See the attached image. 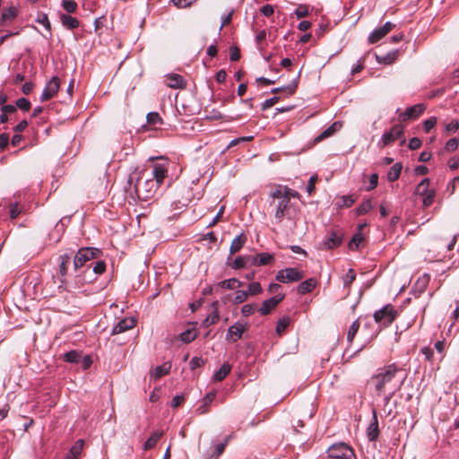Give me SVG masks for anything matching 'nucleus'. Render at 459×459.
<instances>
[{
	"label": "nucleus",
	"mask_w": 459,
	"mask_h": 459,
	"mask_svg": "<svg viewBox=\"0 0 459 459\" xmlns=\"http://www.w3.org/2000/svg\"><path fill=\"white\" fill-rule=\"evenodd\" d=\"M398 373L399 369L394 364L388 365L379 369V371L371 377L369 384L374 386L379 395L384 393L386 388L392 390L393 385H397V383L394 382V378Z\"/></svg>",
	"instance_id": "nucleus-1"
},
{
	"label": "nucleus",
	"mask_w": 459,
	"mask_h": 459,
	"mask_svg": "<svg viewBox=\"0 0 459 459\" xmlns=\"http://www.w3.org/2000/svg\"><path fill=\"white\" fill-rule=\"evenodd\" d=\"M127 184L129 188H133L135 191L139 198L144 200L152 197L159 186L153 178H145L143 180V176L140 177L136 172L129 175Z\"/></svg>",
	"instance_id": "nucleus-2"
},
{
	"label": "nucleus",
	"mask_w": 459,
	"mask_h": 459,
	"mask_svg": "<svg viewBox=\"0 0 459 459\" xmlns=\"http://www.w3.org/2000/svg\"><path fill=\"white\" fill-rule=\"evenodd\" d=\"M101 254V251L99 248L95 247H82L74 257V271L77 273L81 268H82L87 262L98 258Z\"/></svg>",
	"instance_id": "nucleus-3"
},
{
	"label": "nucleus",
	"mask_w": 459,
	"mask_h": 459,
	"mask_svg": "<svg viewBox=\"0 0 459 459\" xmlns=\"http://www.w3.org/2000/svg\"><path fill=\"white\" fill-rule=\"evenodd\" d=\"M328 456L334 459H354L353 449L345 443H336L331 446L328 450Z\"/></svg>",
	"instance_id": "nucleus-4"
},
{
	"label": "nucleus",
	"mask_w": 459,
	"mask_h": 459,
	"mask_svg": "<svg viewBox=\"0 0 459 459\" xmlns=\"http://www.w3.org/2000/svg\"><path fill=\"white\" fill-rule=\"evenodd\" d=\"M397 312L391 305H385L374 313V319L377 323L387 326L396 318Z\"/></svg>",
	"instance_id": "nucleus-5"
},
{
	"label": "nucleus",
	"mask_w": 459,
	"mask_h": 459,
	"mask_svg": "<svg viewBox=\"0 0 459 459\" xmlns=\"http://www.w3.org/2000/svg\"><path fill=\"white\" fill-rule=\"evenodd\" d=\"M304 274L299 269L291 267L281 270L276 274V280L282 283L299 281L303 279Z\"/></svg>",
	"instance_id": "nucleus-6"
},
{
	"label": "nucleus",
	"mask_w": 459,
	"mask_h": 459,
	"mask_svg": "<svg viewBox=\"0 0 459 459\" xmlns=\"http://www.w3.org/2000/svg\"><path fill=\"white\" fill-rule=\"evenodd\" d=\"M59 87V78L56 76L52 77V79L45 86L40 95V100L43 102L52 99L57 93Z\"/></svg>",
	"instance_id": "nucleus-7"
},
{
	"label": "nucleus",
	"mask_w": 459,
	"mask_h": 459,
	"mask_svg": "<svg viewBox=\"0 0 459 459\" xmlns=\"http://www.w3.org/2000/svg\"><path fill=\"white\" fill-rule=\"evenodd\" d=\"M403 134V127L400 125H394L389 131L385 132L382 135L381 142L383 146H386L394 143Z\"/></svg>",
	"instance_id": "nucleus-8"
},
{
	"label": "nucleus",
	"mask_w": 459,
	"mask_h": 459,
	"mask_svg": "<svg viewBox=\"0 0 459 459\" xmlns=\"http://www.w3.org/2000/svg\"><path fill=\"white\" fill-rule=\"evenodd\" d=\"M425 108V105L421 103L409 107L404 112L399 115V120L404 122L409 119H415L423 113Z\"/></svg>",
	"instance_id": "nucleus-9"
},
{
	"label": "nucleus",
	"mask_w": 459,
	"mask_h": 459,
	"mask_svg": "<svg viewBox=\"0 0 459 459\" xmlns=\"http://www.w3.org/2000/svg\"><path fill=\"white\" fill-rule=\"evenodd\" d=\"M285 295L282 293L277 294L266 300H264L262 306L258 308V312L261 315H268L273 309L283 300Z\"/></svg>",
	"instance_id": "nucleus-10"
},
{
	"label": "nucleus",
	"mask_w": 459,
	"mask_h": 459,
	"mask_svg": "<svg viewBox=\"0 0 459 459\" xmlns=\"http://www.w3.org/2000/svg\"><path fill=\"white\" fill-rule=\"evenodd\" d=\"M246 330V324L241 322H236L233 325H231L227 332L226 339L230 342H236L241 337L243 333Z\"/></svg>",
	"instance_id": "nucleus-11"
},
{
	"label": "nucleus",
	"mask_w": 459,
	"mask_h": 459,
	"mask_svg": "<svg viewBox=\"0 0 459 459\" xmlns=\"http://www.w3.org/2000/svg\"><path fill=\"white\" fill-rule=\"evenodd\" d=\"M394 24L391 22H386L382 27L375 29L368 37V41L371 44L377 43L384 38L388 32L392 30Z\"/></svg>",
	"instance_id": "nucleus-12"
},
{
	"label": "nucleus",
	"mask_w": 459,
	"mask_h": 459,
	"mask_svg": "<svg viewBox=\"0 0 459 459\" xmlns=\"http://www.w3.org/2000/svg\"><path fill=\"white\" fill-rule=\"evenodd\" d=\"M73 253H64L58 257V273L61 276V282H65V277L68 275V267L71 263Z\"/></svg>",
	"instance_id": "nucleus-13"
},
{
	"label": "nucleus",
	"mask_w": 459,
	"mask_h": 459,
	"mask_svg": "<svg viewBox=\"0 0 459 459\" xmlns=\"http://www.w3.org/2000/svg\"><path fill=\"white\" fill-rule=\"evenodd\" d=\"M231 436H227L223 442L214 445L213 448H210L211 451H207L204 455V459H219L225 450L228 442L230 440Z\"/></svg>",
	"instance_id": "nucleus-14"
},
{
	"label": "nucleus",
	"mask_w": 459,
	"mask_h": 459,
	"mask_svg": "<svg viewBox=\"0 0 459 459\" xmlns=\"http://www.w3.org/2000/svg\"><path fill=\"white\" fill-rule=\"evenodd\" d=\"M167 168L164 164L155 163L152 167V178L158 186H160L167 177Z\"/></svg>",
	"instance_id": "nucleus-15"
},
{
	"label": "nucleus",
	"mask_w": 459,
	"mask_h": 459,
	"mask_svg": "<svg viewBox=\"0 0 459 459\" xmlns=\"http://www.w3.org/2000/svg\"><path fill=\"white\" fill-rule=\"evenodd\" d=\"M135 320L133 317L124 318L117 322L112 329V334H118L124 333L129 329H132L135 325Z\"/></svg>",
	"instance_id": "nucleus-16"
},
{
	"label": "nucleus",
	"mask_w": 459,
	"mask_h": 459,
	"mask_svg": "<svg viewBox=\"0 0 459 459\" xmlns=\"http://www.w3.org/2000/svg\"><path fill=\"white\" fill-rule=\"evenodd\" d=\"M165 84L173 89H182L186 86V81L183 76L177 74H170L165 78Z\"/></svg>",
	"instance_id": "nucleus-17"
},
{
	"label": "nucleus",
	"mask_w": 459,
	"mask_h": 459,
	"mask_svg": "<svg viewBox=\"0 0 459 459\" xmlns=\"http://www.w3.org/2000/svg\"><path fill=\"white\" fill-rule=\"evenodd\" d=\"M274 198L279 200V202L277 204L274 217L279 221H281V220L283 219V217L286 214L287 210L290 207V202L289 201V198H287V197H274Z\"/></svg>",
	"instance_id": "nucleus-18"
},
{
	"label": "nucleus",
	"mask_w": 459,
	"mask_h": 459,
	"mask_svg": "<svg viewBox=\"0 0 459 459\" xmlns=\"http://www.w3.org/2000/svg\"><path fill=\"white\" fill-rule=\"evenodd\" d=\"M252 264L255 266H262L271 264L274 261V255L269 253H259L252 255Z\"/></svg>",
	"instance_id": "nucleus-19"
},
{
	"label": "nucleus",
	"mask_w": 459,
	"mask_h": 459,
	"mask_svg": "<svg viewBox=\"0 0 459 459\" xmlns=\"http://www.w3.org/2000/svg\"><path fill=\"white\" fill-rule=\"evenodd\" d=\"M379 436L378 420L376 411H373V420L367 429V437L369 441H376Z\"/></svg>",
	"instance_id": "nucleus-20"
},
{
	"label": "nucleus",
	"mask_w": 459,
	"mask_h": 459,
	"mask_svg": "<svg viewBox=\"0 0 459 459\" xmlns=\"http://www.w3.org/2000/svg\"><path fill=\"white\" fill-rule=\"evenodd\" d=\"M273 197H287L290 202V198H299V194L287 186H279L274 192L272 193Z\"/></svg>",
	"instance_id": "nucleus-21"
},
{
	"label": "nucleus",
	"mask_w": 459,
	"mask_h": 459,
	"mask_svg": "<svg viewBox=\"0 0 459 459\" xmlns=\"http://www.w3.org/2000/svg\"><path fill=\"white\" fill-rule=\"evenodd\" d=\"M215 392H209L202 400L201 404L195 409V413L198 415L205 414L208 411L209 405L215 399Z\"/></svg>",
	"instance_id": "nucleus-22"
},
{
	"label": "nucleus",
	"mask_w": 459,
	"mask_h": 459,
	"mask_svg": "<svg viewBox=\"0 0 459 459\" xmlns=\"http://www.w3.org/2000/svg\"><path fill=\"white\" fill-rule=\"evenodd\" d=\"M342 238L336 231H332L329 237L324 241V246L326 249H333L342 244Z\"/></svg>",
	"instance_id": "nucleus-23"
},
{
	"label": "nucleus",
	"mask_w": 459,
	"mask_h": 459,
	"mask_svg": "<svg viewBox=\"0 0 459 459\" xmlns=\"http://www.w3.org/2000/svg\"><path fill=\"white\" fill-rule=\"evenodd\" d=\"M59 18L62 25L68 30L76 29L80 25L79 21L76 18L71 16L70 14L60 13Z\"/></svg>",
	"instance_id": "nucleus-24"
},
{
	"label": "nucleus",
	"mask_w": 459,
	"mask_h": 459,
	"mask_svg": "<svg viewBox=\"0 0 459 459\" xmlns=\"http://www.w3.org/2000/svg\"><path fill=\"white\" fill-rule=\"evenodd\" d=\"M316 286V280L309 278L298 286V292L299 294H306L311 292Z\"/></svg>",
	"instance_id": "nucleus-25"
},
{
	"label": "nucleus",
	"mask_w": 459,
	"mask_h": 459,
	"mask_svg": "<svg viewBox=\"0 0 459 459\" xmlns=\"http://www.w3.org/2000/svg\"><path fill=\"white\" fill-rule=\"evenodd\" d=\"M170 368H171V363L165 362L162 365L156 367L154 368L153 372L152 373L151 377L154 379H158V378L169 374Z\"/></svg>",
	"instance_id": "nucleus-26"
},
{
	"label": "nucleus",
	"mask_w": 459,
	"mask_h": 459,
	"mask_svg": "<svg viewBox=\"0 0 459 459\" xmlns=\"http://www.w3.org/2000/svg\"><path fill=\"white\" fill-rule=\"evenodd\" d=\"M247 240L246 236L241 233L238 235L231 242L230 251L231 254H235L238 251H239L242 247L244 246L245 242Z\"/></svg>",
	"instance_id": "nucleus-27"
},
{
	"label": "nucleus",
	"mask_w": 459,
	"mask_h": 459,
	"mask_svg": "<svg viewBox=\"0 0 459 459\" xmlns=\"http://www.w3.org/2000/svg\"><path fill=\"white\" fill-rule=\"evenodd\" d=\"M242 285V282L236 278H230L228 280L221 281L216 284V286L227 290H235Z\"/></svg>",
	"instance_id": "nucleus-28"
},
{
	"label": "nucleus",
	"mask_w": 459,
	"mask_h": 459,
	"mask_svg": "<svg viewBox=\"0 0 459 459\" xmlns=\"http://www.w3.org/2000/svg\"><path fill=\"white\" fill-rule=\"evenodd\" d=\"M403 166L401 163L397 162L394 164L388 173H387V180L390 182H394L397 180L400 177L401 171H402Z\"/></svg>",
	"instance_id": "nucleus-29"
},
{
	"label": "nucleus",
	"mask_w": 459,
	"mask_h": 459,
	"mask_svg": "<svg viewBox=\"0 0 459 459\" xmlns=\"http://www.w3.org/2000/svg\"><path fill=\"white\" fill-rule=\"evenodd\" d=\"M231 366L228 363H224L221 367L214 373L213 379L216 381L223 380L230 372Z\"/></svg>",
	"instance_id": "nucleus-30"
},
{
	"label": "nucleus",
	"mask_w": 459,
	"mask_h": 459,
	"mask_svg": "<svg viewBox=\"0 0 459 459\" xmlns=\"http://www.w3.org/2000/svg\"><path fill=\"white\" fill-rule=\"evenodd\" d=\"M252 261V255L238 256L233 262V267L238 269L248 265H253Z\"/></svg>",
	"instance_id": "nucleus-31"
},
{
	"label": "nucleus",
	"mask_w": 459,
	"mask_h": 459,
	"mask_svg": "<svg viewBox=\"0 0 459 459\" xmlns=\"http://www.w3.org/2000/svg\"><path fill=\"white\" fill-rule=\"evenodd\" d=\"M162 436V432H160V431H154L151 437L145 441V443L143 444V449L144 450H150L152 449V447L155 446V445L157 444V442L160 440V438Z\"/></svg>",
	"instance_id": "nucleus-32"
},
{
	"label": "nucleus",
	"mask_w": 459,
	"mask_h": 459,
	"mask_svg": "<svg viewBox=\"0 0 459 459\" xmlns=\"http://www.w3.org/2000/svg\"><path fill=\"white\" fill-rule=\"evenodd\" d=\"M17 15L16 8L13 6H10L6 9H4L2 12L0 22H8L13 20Z\"/></svg>",
	"instance_id": "nucleus-33"
},
{
	"label": "nucleus",
	"mask_w": 459,
	"mask_h": 459,
	"mask_svg": "<svg viewBox=\"0 0 459 459\" xmlns=\"http://www.w3.org/2000/svg\"><path fill=\"white\" fill-rule=\"evenodd\" d=\"M429 179L424 178L415 189V194L420 196L426 195L430 193L431 190L429 189Z\"/></svg>",
	"instance_id": "nucleus-34"
},
{
	"label": "nucleus",
	"mask_w": 459,
	"mask_h": 459,
	"mask_svg": "<svg viewBox=\"0 0 459 459\" xmlns=\"http://www.w3.org/2000/svg\"><path fill=\"white\" fill-rule=\"evenodd\" d=\"M340 127H341V125H338V123H336V122L333 123L332 126L327 127L322 134H320L316 137V140L321 141L325 138H327V137L333 135L337 131V128H340Z\"/></svg>",
	"instance_id": "nucleus-35"
},
{
	"label": "nucleus",
	"mask_w": 459,
	"mask_h": 459,
	"mask_svg": "<svg viewBox=\"0 0 459 459\" xmlns=\"http://www.w3.org/2000/svg\"><path fill=\"white\" fill-rule=\"evenodd\" d=\"M359 320H355L352 322V324L351 325L349 330H348V333H347V341L348 342L351 343L355 335L357 334L358 331H359Z\"/></svg>",
	"instance_id": "nucleus-36"
},
{
	"label": "nucleus",
	"mask_w": 459,
	"mask_h": 459,
	"mask_svg": "<svg viewBox=\"0 0 459 459\" xmlns=\"http://www.w3.org/2000/svg\"><path fill=\"white\" fill-rule=\"evenodd\" d=\"M64 359L70 363H79L82 359V354L77 351H70L64 355Z\"/></svg>",
	"instance_id": "nucleus-37"
},
{
	"label": "nucleus",
	"mask_w": 459,
	"mask_h": 459,
	"mask_svg": "<svg viewBox=\"0 0 459 459\" xmlns=\"http://www.w3.org/2000/svg\"><path fill=\"white\" fill-rule=\"evenodd\" d=\"M363 240H364V237H363L362 233L358 232L350 240L348 247L351 250L357 249L359 247V245L362 243Z\"/></svg>",
	"instance_id": "nucleus-38"
},
{
	"label": "nucleus",
	"mask_w": 459,
	"mask_h": 459,
	"mask_svg": "<svg viewBox=\"0 0 459 459\" xmlns=\"http://www.w3.org/2000/svg\"><path fill=\"white\" fill-rule=\"evenodd\" d=\"M403 380H404V377H401V379L397 382V385H394L391 392L387 395L385 396V398H384V406L385 407H387L389 405L392 396L394 394V393L397 390H399L401 388Z\"/></svg>",
	"instance_id": "nucleus-39"
},
{
	"label": "nucleus",
	"mask_w": 459,
	"mask_h": 459,
	"mask_svg": "<svg viewBox=\"0 0 459 459\" xmlns=\"http://www.w3.org/2000/svg\"><path fill=\"white\" fill-rule=\"evenodd\" d=\"M180 340L186 343L193 342L196 338V333L192 329L182 332L179 335Z\"/></svg>",
	"instance_id": "nucleus-40"
},
{
	"label": "nucleus",
	"mask_w": 459,
	"mask_h": 459,
	"mask_svg": "<svg viewBox=\"0 0 459 459\" xmlns=\"http://www.w3.org/2000/svg\"><path fill=\"white\" fill-rule=\"evenodd\" d=\"M372 209V204L369 199L364 201L356 210L358 215L368 213Z\"/></svg>",
	"instance_id": "nucleus-41"
},
{
	"label": "nucleus",
	"mask_w": 459,
	"mask_h": 459,
	"mask_svg": "<svg viewBox=\"0 0 459 459\" xmlns=\"http://www.w3.org/2000/svg\"><path fill=\"white\" fill-rule=\"evenodd\" d=\"M356 201V198H354L352 195H343L340 198V201L338 202L339 207H351Z\"/></svg>",
	"instance_id": "nucleus-42"
},
{
	"label": "nucleus",
	"mask_w": 459,
	"mask_h": 459,
	"mask_svg": "<svg viewBox=\"0 0 459 459\" xmlns=\"http://www.w3.org/2000/svg\"><path fill=\"white\" fill-rule=\"evenodd\" d=\"M219 320V314L217 311H213L211 313L203 322V325L205 327H209L212 325H214Z\"/></svg>",
	"instance_id": "nucleus-43"
},
{
	"label": "nucleus",
	"mask_w": 459,
	"mask_h": 459,
	"mask_svg": "<svg viewBox=\"0 0 459 459\" xmlns=\"http://www.w3.org/2000/svg\"><path fill=\"white\" fill-rule=\"evenodd\" d=\"M62 6L69 13H74L77 9V4L74 0H63Z\"/></svg>",
	"instance_id": "nucleus-44"
},
{
	"label": "nucleus",
	"mask_w": 459,
	"mask_h": 459,
	"mask_svg": "<svg viewBox=\"0 0 459 459\" xmlns=\"http://www.w3.org/2000/svg\"><path fill=\"white\" fill-rule=\"evenodd\" d=\"M256 310V304H246L241 308V314L244 316H248L252 315Z\"/></svg>",
	"instance_id": "nucleus-45"
},
{
	"label": "nucleus",
	"mask_w": 459,
	"mask_h": 459,
	"mask_svg": "<svg viewBox=\"0 0 459 459\" xmlns=\"http://www.w3.org/2000/svg\"><path fill=\"white\" fill-rule=\"evenodd\" d=\"M16 107L22 110L28 111L30 108V102L26 98H20L16 100Z\"/></svg>",
	"instance_id": "nucleus-46"
},
{
	"label": "nucleus",
	"mask_w": 459,
	"mask_h": 459,
	"mask_svg": "<svg viewBox=\"0 0 459 459\" xmlns=\"http://www.w3.org/2000/svg\"><path fill=\"white\" fill-rule=\"evenodd\" d=\"M249 295H256L262 292V287L259 282H252L248 285V290H247Z\"/></svg>",
	"instance_id": "nucleus-47"
},
{
	"label": "nucleus",
	"mask_w": 459,
	"mask_h": 459,
	"mask_svg": "<svg viewBox=\"0 0 459 459\" xmlns=\"http://www.w3.org/2000/svg\"><path fill=\"white\" fill-rule=\"evenodd\" d=\"M248 298V293L246 290H238L235 295L234 303L240 304L246 301Z\"/></svg>",
	"instance_id": "nucleus-48"
},
{
	"label": "nucleus",
	"mask_w": 459,
	"mask_h": 459,
	"mask_svg": "<svg viewBox=\"0 0 459 459\" xmlns=\"http://www.w3.org/2000/svg\"><path fill=\"white\" fill-rule=\"evenodd\" d=\"M355 278H356V273H355L354 270L349 269V271L343 276V279H342L344 286H348L351 283H352V281L355 280Z\"/></svg>",
	"instance_id": "nucleus-49"
},
{
	"label": "nucleus",
	"mask_w": 459,
	"mask_h": 459,
	"mask_svg": "<svg viewBox=\"0 0 459 459\" xmlns=\"http://www.w3.org/2000/svg\"><path fill=\"white\" fill-rule=\"evenodd\" d=\"M146 118H147L148 124L152 125V126L157 125L161 120L160 115L156 112L148 113Z\"/></svg>",
	"instance_id": "nucleus-50"
},
{
	"label": "nucleus",
	"mask_w": 459,
	"mask_h": 459,
	"mask_svg": "<svg viewBox=\"0 0 459 459\" xmlns=\"http://www.w3.org/2000/svg\"><path fill=\"white\" fill-rule=\"evenodd\" d=\"M290 320L287 317L281 318L276 325V332L281 333L289 325Z\"/></svg>",
	"instance_id": "nucleus-51"
},
{
	"label": "nucleus",
	"mask_w": 459,
	"mask_h": 459,
	"mask_svg": "<svg viewBox=\"0 0 459 459\" xmlns=\"http://www.w3.org/2000/svg\"><path fill=\"white\" fill-rule=\"evenodd\" d=\"M459 140L456 138L449 139L446 143V150L448 152H453L458 148Z\"/></svg>",
	"instance_id": "nucleus-52"
},
{
	"label": "nucleus",
	"mask_w": 459,
	"mask_h": 459,
	"mask_svg": "<svg viewBox=\"0 0 459 459\" xmlns=\"http://www.w3.org/2000/svg\"><path fill=\"white\" fill-rule=\"evenodd\" d=\"M204 364V361L200 357H194L189 362V367L192 370L196 369L197 368L202 367Z\"/></svg>",
	"instance_id": "nucleus-53"
},
{
	"label": "nucleus",
	"mask_w": 459,
	"mask_h": 459,
	"mask_svg": "<svg viewBox=\"0 0 459 459\" xmlns=\"http://www.w3.org/2000/svg\"><path fill=\"white\" fill-rule=\"evenodd\" d=\"M435 195H436L435 191L431 190L430 193H429L426 195H423L422 203H423V205L425 207H429V206H430L433 204L434 198H435Z\"/></svg>",
	"instance_id": "nucleus-54"
},
{
	"label": "nucleus",
	"mask_w": 459,
	"mask_h": 459,
	"mask_svg": "<svg viewBox=\"0 0 459 459\" xmlns=\"http://www.w3.org/2000/svg\"><path fill=\"white\" fill-rule=\"evenodd\" d=\"M21 213V209L18 207V203L10 204V217L11 219H16Z\"/></svg>",
	"instance_id": "nucleus-55"
},
{
	"label": "nucleus",
	"mask_w": 459,
	"mask_h": 459,
	"mask_svg": "<svg viewBox=\"0 0 459 459\" xmlns=\"http://www.w3.org/2000/svg\"><path fill=\"white\" fill-rule=\"evenodd\" d=\"M106 269V264L103 261H98L95 263L94 266L92 267V271L96 274H100L104 273Z\"/></svg>",
	"instance_id": "nucleus-56"
},
{
	"label": "nucleus",
	"mask_w": 459,
	"mask_h": 459,
	"mask_svg": "<svg viewBox=\"0 0 459 459\" xmlns=\"http://www.w3.org/2000/svg\"><path fill=\"white\" fill-rule=\"evenodd\" d=\"M317 181V176L313 175L309 178L308 184L307 186V192L311 195L315 191V184Z\"/></svg>",
	"instance_id": "nucleus-57"
},
{
	"label": "nucleus",
	"mask_w": 459,
	"mask_h": 459,
	"mask_svg": "<svg viewBox=\"0 0 459 459\" xmlns=\"http://www.w3.org/2000/svg\"><path fill=\"white\" fill-rule=\"evenodd\" d=\"M437 124V118L435 117H431L424 122V129L427 133H429Z\"/></svg>",
	"instance_id": "nucleus-58"
},
{
	"label": "nucleus",
	"mask_w": 459,
	"mask_h": 459,
	"mask_svg": "<svg viewBox=\"0 0 459 459\" xmlns=\"http://www.w3.org/2000/svg\"><path fill=\"white\" fill-rule=\"evenodd\" d=\"M296 16L299 18H304L308 14V10L306 5H299L295 11Z\"/></svg>",
	"instance_id": "nucleus-59"
},
{
	"label": "nucleus",
	"mask_w": 459,
	"mask_h": 459,
	"mask_svg": "<svg viewBox=\"0 0 459 459\" xmlns=\"http://www.w3.org/2000/svg\"><path fill=\"white\" fill-rule=\"evenodd\" d=\"M429 278L424 276L418 280L416 286L419 288V292H423L428 285Z\"/></svg>",
	"instance_id": "nucleus-60"
},
{
	"label": "nucleus",
	"mask_w": 459,
	"mask_h": 459,
	"mask_svg": "<svg viewBox=\"0 0 459 459\" xmlns=\"http://www.w3.org/2000/svg\"><path fill=\"white\" fill-rule=\"evenodd\" d=\"M82 441L79 440L72 448H71V454L74 455V458H76L82 451Z\"/></svg>",
	"instance_id": "nucleus-61"
},
{
	"label": "nucleus",
	"mask_w": 459,
	"mask_h": 459,
	"mask_svg": "<svg viewBox=\"0 0 459 459\" xmlns=\"http://www.w3.org/2000/svg\"><path fill=\"white\" fill-rule=\"evenodd\" d=\"M260 12L265 16L269 17L274 13V8L271 4L263 5L260 9Z\"/></svg>",
	"instance_id": "nucleus-62"
},
{
	"label": "nucleus",
	"mask_w": 459,
	"mask_h": 459,
	"mask_svg": "<svg viewBox=\"0 0 459 459\" xmlns=\"http://www.w3.org/2000/svg\"><path fill=\"white\" fill-rule=\"evenodd\" d=\"M279 100V98L278 97H272L268 100H266L263 104H262V109L263 110H265L271 107H273L275 103H277V101Z\"/></svg>",
	"instance_id": "nucleus-63"
},
{
	"label": "nucleus",
	"mask_w": 459,
	"mask_h": 459,
	"mask_svg": "<svg viewBox=\"0 0 459 459\" xmlns=\"http://www.w3.org/2000/svg\"><path fill=\"white\" fill-rule=\"evenodd\" d=\"M230 57L231 61H238L240 58V50L237 47L230 48Z\"/></svg>",
	"instance_id": "nucleus-64"
}]
</instances>
